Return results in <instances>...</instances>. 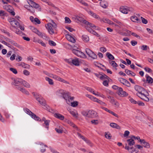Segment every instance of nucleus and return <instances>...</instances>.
Returning <instances> with one entry per match:
<instances>
[{
  "label": "nucleus",
  "instance_id": "4be33fe9",
  "mask_svg": "<svg viewBox=\"0 0 153 153\" xmlns=\"http://www.w3.org/2000/svg\"><path fill=\"white\" fill-rule=\"evenodd\" d=\"M54 116L55 117L58 118L61 120H63L64 119V116L59 113H55L54 114Z\"/></svg>",
  "mask_w": 153,
  "mask_h": 153
},
{
  "label": "nucleus",
  "instance_id": "5701e85b",
  "mask_svg": "<svg viewBox=\"0 0 153 153\" xmlns=\"http://www.w3.org/2000/svg\"><path fill=\"white\" fill-rule=\"evenodd\" d=\"M102 109H103L105 110L106 111L108 112L109 113L111 114L112 115L115 116V117H116L117 118H119V117L117 114H116V113H114V112L112 111L109 110H108V108H105L104 107H102Z\"/></svg>",
  "mask_w": 153,
  "mask_h": 153
},
{
  "label": "nucleus",
  "instance_id": "69168bd1",
  "mask_svg": "<svg viewBox=\"0 0 153 153\" xmlns=\"http://www.w3.org/2000/svg\"><path fill=\"white\" fill-rule=\"evenodd\" d=\"M68 123L70 125V126L73 127L74 128L76 127V126L74 124L73 122L70 121H68Z\"/></svg>",
  "mask_w": 153,
  "mask_h": 153
},
{
  "label": "nucleus",
  "instance_id": "9d476101",
  "mask_svg": "<svg viewBox=\"0 0 153 153\" xmlns=\"http://www.w3.org/2000/svg\"><path fill=\"white\" fill-rule=\"evenodd\" d=\"M56 94L58 96L62 97L64 99L66 98V96L69 94L68 93H65V91L62 89L57 90L56 92Z\"/></svg>",
  "mask_w": 153,
  "mask_h": 153
},
{
  "label": "nucleus",
  "instance_id": "37998d69",
  "mask_svg": "<svg viewBox=\"0 0 153 153\" xmlns=\"http://www.w3.org/2000/svg\"><path fill=\"white\" fill-rule=\"evenodd\" d=\"M106 56L109 59L114 60V56L109 52L107 53Z\"/></svg>",
  "mask_w": 153,
  "mask_h": 153
},
{
  "label": "nucleus",
  "instance_id": "20e7f679",
  "mask_svg": "<svg viewBox=\"0 0 153 153\" xmlns=\"http://www.w3.org/2000/svg\"><path fill=\"white\" fill-rule=\"evenodd\" d=\"M23 110L25 112L30 116L32 118L37 121H41V119L39 117L37 116L28 108H24Z\"/></svg>",
  "mask_w": 153,
  "mask_h": 153
},
{
  "label": "nucleus",
  "instance_id": "cd10ccee",
  "mask_svg": "<svg viewBox=\"0 0 153 153\" xmlns=\"http://www.w3.org/2000/svg\"><path fill=\"white\" fill-rule=\"evenodd\" d=\"M36 34L43 39H46L47 38V36L45 34L40 32L39 30Z\"/></svg>",
  "mask_w": 153,
  "mask_h": 153
},
{
  "label": "nucleus",
  "instance_id": "de8ad7c7",
  "mask_svg": "<svg viewBox=\"0 0 153 153\" xmlns=\"http://www.w3.org/2000/svg\"><path fill=\"white\" fill-rule=\"evenodd\" d=\"M71 105L73 107H75L78 105V102L77 101H74L71 102Z\"/></svg>",
  "mask_w": 153,
  "mask_h": 153
},
{
  "label": "nucleus",
  "instance_id": "a878e982",
  "mask_svg": "<svg viewBox=\"0 0 153 153\" xmlns=\"http://www.w3.org/2000/svg\"><path fill=\"white\" fill-rule=\"evenodd\" d=\"M127 141L128 143V145L130 146L134 145L135 143V142L132 136H131L130 139L127 140Z\"/></svg>",
  "mask_w": 153,
  "mask_h": 153
},
{
  "label": "nucleus",
  "instance_id": "0eeeda50",
  "mask_svg": "<svg viewBox=\"0 0 153 153\" xmlns=\"http://www.w3.org/2000/svg\"><path fill=\"white\" fill-rule=\"evenodd\" d=\"M13 84L16 86V88L17 89L18 87L21 86L22 85L23 79L20 78H13Z\"/></svg>",
  "mask_w": 153,
  "mask_h": 153
},
{
  "label": "nucleus",
  "instance_id": "5fc2aeb1",
  "mask_svg": "<svg viewBox=\"0 0 153 153\" xmlns=\"http://www.w3.org/2000/svg\"><path fill=\"white\" fill-rule=\"evenodd\" d=\"M105 137L108 139H111V134H108L106 133H105Z\"/></svg>",
  "mask_w": 153,
  "mask_h": 153
},
{
  "label": "nucleus",
  "instance_id": "7c9ffc66",
  "mask_svg": "<svg viewBox=\"0 0 153 153\" xmlns=\"http://www.w3.org/2000/svg\"><path fill=\"white\" fill-rule=\"evenodd\" d=\"M22 85L24 86L25 87L27 88H30V84L27 82L23 79Z\"/></svg>",
  "mask_w": 153,
  "mask_h": 153
},
{
  "label": "nucleus",
  "instance_id": "603ef678",
  "mask_svg": "<svg viewBox=\"0 0 153 153\" xmlns=\"http://www.w3.org/2000/svg\"><path fill=\"white\" fill-rule=\"evenodd\" d=\"M10 70L13 73L15 74H16L17 73V70L14 68H10Z\"/></svg>",
  "mask_w": 153,
  "mask_h": 153
},
{
  "label": "nucleus",
  "instance_id": "f257e3e1",
  "mask_svg": "<svg viewBox=\"0 0 153 153\" xmlns=\"http://www.w3.org/2000/svg\"><path fill=\"white\" fill-rule=\"evenodd\" d=\"M32 94L35 98L40 104L45 107L47 110L50 112H51L53 111L52 109L50 108L47 105L45 101L41 96L39 95L38 94L34 92H33Z\"/></svg>",
  "mask_w": 153,
  "mask_h": 153
},
{
  "label": "nucleus",
  "instance_id": "2f4dec72",
  "mask_svg": "<svg viewBox=\"0 0 153 153\" xmlns=\"http://www.w3.org/2000/svg\"><path fill=\"white\" fill-rule=\"evenodd\" d=\"M110 125L111 127H112V128H117V129H120V126L116 123H111Z\"/></svg>",
  "mask_w": 153,
  "mask_h": 153
},
{
  "label": "nucleus",
  "instance_id": "2eb2a0df",
  "mask_svg": "<svg viewBox=\"0 0 153 153\" xmlns=\"http://www.w3.org/2000/svg\"><path fill=\"white\" fill-rule=\"evenodd\" d=\"M88 114L89 117L94 118L98 116L97 113L93 110L88 111Z\"/></svg>",
  "mask_w": 153,
  "mask_h": 153
},
{
  "label": "nucleus",
  "instance_id": "1a4fd4ad",
  "mask_svg": "<svg viewBox=\"0 0 153 153\" xmlns=\"http://www.w3.org/2000/svg\"><path fill=\"white\" fill-rule=\"evenodd\" d=\"M85 52L89 56L93 59H97V55L90 49L86 48L85 49Z\"/></svg>",
  "mask_w": 153,
  "mask_h": 153
},
{
  "label": "nucleus",
  "instance_id": "a211bd4d",
  "mask_svg": "<svg viewBox=\"0 0 153 153\" xmlns=\"http://www.w3.org/2000/svg\"><path fill=\"white\" fill-rule=\"evenodd\" d=\"M66 37L67 40L73 43H75L76 42L75 39L71 35L67 34L66 35Z\"/></svg>",
  "mask_w": 153,
  "mask_h": 153
},
{
  "label": "nucleus",
  "instance_id": "774afa93",
  "mask_svg": "<svg viewBox=\"0 0 153 153\" xmlns=\"http://www.w3.org/2000/svg\"><path fill=\"white\" fill-rule=\"evenodd\" d=\"M100 51L102 52H105L106 51V49L105 47H101L100 48Z\"/></svg>",
  "mask_w": 153,
  "mask_h": 153
},
{
  "label": "nucleus",
  "instance_id": "8fccbe9b",
  "mask_svg": "<svg viewBox=\"0 0 153 153\" xmlns=\"http://www.w3.org/2000/svg\"><path fill=\"white\" fill-rule=\"evenodd\" d=\"M70 113L73 116L76 117H77L78 114L77 112L73 111H70Z\"/></svg>",
  "mask_w": 153,
  "mask_h": 153
},
{
  "label": "nucleus",
  "instance_id": "0e129e2a",
  "mask_svg": "<svg viewBox=\"0 0 153 153\" xmlns=\"http://www.w3.org/2000/svg\"><path fill=\"white\" fill-rule=\"evenodd\" d=\"M91 123L92 124L94 125H97L98 123L97 120H92L91 121Z\"/></svg>",
  "mask_w": 153,
  "mask_h": 153
},
{
  "label": "nucleus",
  "instance_id": "e2e57ef3",
  "mask_svg": "<svg viewBox=\"0 0 153 153\" xmlns=\"http://www.w3.org/2000/svg\"><path fill=\"white\" fill-rule=\"evenodd\" d=\"M4 115L6 117V118H8L10 116V114L8 113L7 112L5 111L4 113Z\"/></svg>",
  "mask_w": 153,
  "mask_h": 153
},
{
  "label": "nucleus",
  "instance_id": "338daca9",
  "mask_svg": "<svg viewBox=\"0 0 153 153\" xmlns=\"http://www.w3.org/2000/svg\"><path fill=\"white\" fill-rule=\"evenodd\" d=\"M36 23L38 24H40L41 23L40 21L37 18H35V20H34V23Z\"/></svg>",
  "mask_w": 153,
  "mask_h": 153
},
{
  "label": "nucleus",
  "instance_id": "412c9836",
  "mask_svg": "<svg viewBox=\"0 0 153 153\" xmlns=\"http://www.w3.org/2000/svg\"><path fill=\"white\" fill-rule=\"evenodd\" d=\"M109 101L111 103L112 105H114L116 107H118L119 106L120 104L118 102L115 100L114 98L110 100Z\"/></svg>",
  "mask_w": 153,
  "mask_h": 153
},
{
  "label": "nucleus",
  "instance_id": "f704fd0d",
  "mask_svg": "<svg viewBox=\"0 0 153 153\" xmlns=\"http://www.w3.org/2000/svg\"><path fill=\"white\" fill-rule=\"evenodd\" d=\"M99 78L102 80H104L105 79H108V77L105 74L102 75H100L99 76Z\"/></svg>",
  "mask_w": 153,
  "mask_h": 153
},
{
  "label": "nucleus",
  "instance_id": "aec40b11",
  "mask_svg": "<svg viewBox=\"0 0 153 153\" xmlns=\"http://www.w3.org/2000/svg\"><path fill=\"white\" fill-rule=\"evenodd\" d=\"M18 90H19L23 93L24 94H25L27 95H29V92L26 90L24 88L20 86L19 87H18L17 88Z\"/></svg>",
  "mask_w": 153,
  "mask_h": 153
},
{
  "label": "nucleus",
  "instance_id": "b1692460",
  "mask_svg": "<svg viewBox=\"0 0 153 153\" xmlns=\"http://www.w3.org/2000/svg\"><path fill=\"white\" fill-rule=\"evenodd\" d=\"M140 142L144 147L147 148H149L150 147L149 144L147 142H146L144 140H142L141 141H140Z\"/></svg>",
  "mask_w": 153,
  "mask_h": 153
},
{
  "label": "nucleus",
  "instance_id": "423d86ee",
  "mask_svg": "<svg viewBox=\"0 0 153 153\" xmlns=\"http://www.w3.org/2000/svg\"><path fill=\"white\" fill-rule=\"evenodd\" d=\"M28 3L31 6V7L29 9V11L32 13H34L35 12V10L34 8H37L39 7V5L33 1L32 0H30L29 1H28Z\"/></svg>",
  "mask_w": 153,
  "mask_h": 153
},
{
  "label": "nucleus",
  "instance_id": "09e8293b",
  "mask_svg": "<svg viewBox=\"0 0 153 153\" xmlns=\"http://www.w3.org/2000/svg\"><path fill=\"white\" fill-rule=\"evenodd\" d=\"M82 113L83 116L89 117L88 111H83Z\"/></svg>",
  "mask_w": 153,
  "mask_h": 153
},
{
  "label": "nucleus",
  "instance_id": "473e14b6",
  "mask_svg": "<svg viewBox=\"0 0 153 153\" xmlns=\"http://www.w3.org/2000/svg\"><path fill=\"white\" fill-rule=\"evenodd\" d=\"M50 122V120H47L44 122V124H45V128H47L48 130L49 128V126Z\"/></svg>",
  "mask_w": 153,
  "mask_h": 153
},
{
  "label": "nucleus",
  "instance_id": "13d9d810",
  "mask_svg": "<svg viewBox=\"0 0 153 153\" xmlns=\"http://www.w3.org/2000/svg\"><path fill=\"white\" fill-rule=\"evenodd\" d=\"M102 84L104 85L106 87H108V81L107 80H104Z\"/></svg>",
  "mask_w": 153,
  "mask_h": 153
},
{
  "label": "nucleus",
  "instance_id": "bf43d9fd",
  "mask_svg": "<svg viewBox=\"0 0 153 153\" xmlns=\"http://www.w3.org/2000/svg\"><path fill=\"white\" fill-rule=\"evenodd\" d=\"M141 18L142 20V22L143 23L146 24L147 23L148 21L146 19L143 18L142 17H141Z\"/></svg>",
  "mask_w": 153,
  "mask_h": 153
},
{
  "label": "nucleus",
  "instance_id": "393cba45",
  "mask_svg": "<svg viewBox=\"0 0 153 153\" xmlns=\"http://www.w3.org/2000/svg\"><path fill=\"white\" fill-rule=\"evenodd\" d=\"M100 6L104 8H106L108 6L107 2L106 1H103L100 3Z\"/></svg>",
  "mask_w": 153,
  "mask_h": 153
},
{
  "label": "nucleus",
  "instance_id": "4d7b16f0",
  "mask_svg": "<svg viewBox=\"0 0 153 153\" xmlns=\"http://www.w3.org/2000/svg\"><path fill=\"white\" fill-rule=\"evenodd\" d=\"M49 44L52 46H55L56 45V43L53 41L50 40L49 41Z\"/></svg>",
  "mask_w": 153,
  "mask_h": 153
},
{
  "label": "nucleus",
  "instance_id": "864d4df0",
  "mask_svg": "<svg viewBox=\"0 0 153 153\" xmlns=\"http://www.w3.org/2000/svg\"><path fill=\"white\" fill-rule=\"evenodd\" d=\"M91 33L93 34L94 35H95L97 37H100V35L95 31L93 30H91Z\"/></svg>",
  "mask_w": 153,
  "mask_h": 153
},
{
  "label": "nucleus",
  "instance_id": "e433bc0d",
  "mask_svg": "<svg viewBox=\"0 0 153 153\" xmlns=\"http://www.w3.org/2000/svg\"><path fill=\"white\" fill-rule=\"evenodd\" d=\"M100 21L101 22H104L108 24H109L110 22V20L109 19L106 18H104L103 19H101L100 18Z\"/></svg>",
  "mask_w": 153,
  "mask_h": 153
},
{
  "label": "nucleus",
  "instance_id": "9b49d317",
  "mask_svg": "<svg viewBox=\"0 0 153 153\" xmlns=\"http://www.w3.org/2000/svg\"><path fill=\"white\" fill-rule=\"evenodd\" d=\"M9 22L13 28H15L19 25V23L14 18L10 19H9Z\"/></svg>",
  "mask_w": 153,
  "mask_h": 153
},
{
  "label": "nucleus",
  "instance_id": "a19ab883",
  "mask_svg": "<svg viewBox=\"0 0 153 153\" xmlns=\"http://www.w3.org/2000/svg\"><path fill=\"white\" fill-rule=\"evenodd\" d=\"M141 49L143 51H146L148 49H149V46L147 45H143L141 46Z\"/></svg>",
  "mask_w": 153,
  "mask_h": 153
},
{
  "label": "nucleus",
  "instance_id": "c9c22d12",
  "mask_svg": "<svg viewBox=\"0 0 153 153\" xmlns=\"http://www.w3.org/2000/svg\"><path fill=\"white\" fill-rule=\"evenodd\" d=\"M4 8L9 12H10L12 10V7L10 5L5 6H4Z\"/></svg>",
  "mask_w": 153,
  "mask_h": 153
},
{
  "label": "nucleus",
  "instance_id": "58836bf2",
  "mask_svg": "<svg viewBox=\"0 0 153 153\" xmlns=\"http://www.w3.org/2000/svg\"><path fill=\"white\" fill-rule=\"evenodd\" d=\"M20 65L22 67L25 68L29 69L30 68V66L28 64H25L24 62H22Z\"/></svg>",
  "mask_w": 153,
  "mask_h": 153
},
{
  "label": "nucleus",
  "instance_id": "49530a36",
  "mask_svg": "<svg viewBox=\"0 0 153 153\" xmlns=\"http://www.w3.org/2000/svg\"><path fill=\"white\" fill-rule=\"evenodd\" d=\"M145 71L148 73H150L152 72V69L148 67H146L144 68Z\"/></svg>",
  "mask_w": 153,
  "mask_h": 153
},
{
  "label": "nucleus",
  "instance_id": "79ce46f5",
  "mask_svg": "<svg viewBox=\"0 0 153 153\" xmlns=\"http://www.w3.org/2000/svg\"><path fill=\"white\" fill-rule=\"evenodd\" d=\"M109 63L113 66V67L116 68L118 66L117 64L114 61H109Z\"/></svg>",
  "mask_w": 153,
  "mask_h": 153
},
{
  "label": "nucleus",
  "instance_id": "3c124183",
  "mask_svg": "<svg viewBox=\"0 0 153 153\" xmlns=\"http://www.w3.org/2000/svg\"><path fill=\"white\" fill-rule=\"evenodd\" d=\"M65 23L70 24L71 23V21L68 17H65Z\"/></svg>",
  "mask_w": 153,
  "mask_h": 153
},
{
  "label": "nucleus",
  "instance_id": "6e6d98bb",
  "mask_svg": "<svg viewBox=\"0 0 153 153\" xmlns=\"http://www.w3.org/2000/svg\"><path fill=\"white\" fill-rule=\"evenodd\" d=\"M113 20L114 22H116L117 24L120 26L122 24V23L120 22L117 20V19H113Z\"/></svg>",
  "mask_w": 153,
  "mask_h": 153
},
{
  "label": "nucleus",
  "instance_id": "6e6552de",
  "mask_svg": "<svg viewBox=\"0 0 153 153\" xmlns=\"http://www.w3.org/2000/svg\"><path fill=\"white\" fill-rule=\"evenodd\" d=\"M136 95L142 100H144L148 102L149 100V99L147 97V96L149 95L148 92L147 94V93H146V92H143L140 94L137 93Z\"/></svg>",
  "mask_w": 153,
  "mask_h": 153
},
{
  "label": "nucleus",
  "instance_id": "a18cd8bd",
  "mask_svg": "<svg viewBox=\"0 0 153 153\" xmlns=\"http://www.w3.org/2000/svg\"><path fill=\"white\" fill-rule=\"evenodd\" d=\"M118 80L122 84L124 85L125 84V82L126 81V79L123 78H120L118 79Z\"/></svg>",
  "mask_w": 153,
  "mask_h": 153
},
{
  "label": "nucleus",
  "instance_id": "72a5a7b5",
  "mask_svg": "<svg viewBox=\"0 0 153 153\" xmlns=\"http://www.w3.org/2000/svg\"><path fill=\"white\" fill-rule=\"evenodd\" d=\"M12 30L14 31L15 33L17 34L21 35L22 34V32L20 31L19 29L16 28V27L15 28H14V30L12 29Z\"/></svg>",
  "mask_w": 153,
  "mask_h": 153
},
{
  "label": "nucleus",
  "instance_id": "4c0bfd02",
  "mask_svg": "<svg viewBox=\"0 0 153 153\" xmlns=\"http://www.w3.org/2000/svg\"><path fill=\"white\" fill-rule=\"evenodd\" d=\"M82 39L85 42H88L89 41V38L87 35H83L82 36Z\"/></svg>",
  "mask_w": 153,
  "mask_h": 153
},
{
  "label": "nucleus",
  "instance_id": "ddd939ff",
  "mask_svg": "<svg viewBox=\"0 0 153 153\" xmlns=\"http://www.w3.org/2000/svg\"><path fill=\"white\" fill-rule=\"evenodd\" d=\"M120 10L121 12L124 14H127L130 11L129 8L126 6H121Z\"/></svg>",
  "mask_w": 153,
  "mask_h": 153
},
{
  "label": "nucleus",
  "instance_id": "f3484780",
  "mask_svg": "<svg viewBox=\"0 0 153 153\" xmlns=\"http://www.w3.org/2000/svg\"><path fill=\"white\" fill-rule=\"evenodd\" d=\"M88 12L89 14L94 18L99 20L100 19V17L98 15L94 13L91 10L88 11Z\"/></svg>",
  "mask_w": 153,
  "mask_h": 153
},
{
  "label": "nucleus",
  "instance_id": "052dcab7",
  "mask_svg": "<svg viewBox=\"0 0 153 153\" xmlns=\"http://www.w3.org/2000/svg\"><path fill=\"white\" fill-rule=\"evenodd\" d=\"M125 72L128 75H130L132 74V72L131 71L127 69L125 70Z\"/></svg>",
  "mask_w": 153,
  "mask_h": 153
},
{
  "label": "nucleus",
  "instance_id": "39448f33",
  "mask_svg": "<svg viewBox=\"0 0 153 153\" xmlns=\"http://www.w3.org/2000/svg\"><path fill=\"white\" fill-rule=\"evenodd\" d=\"M65 61L71 65H74L76 66L79 65V59L75 58L74 59L70 58L68 59H66Z\"/></svg>",
  "mask_w": 153,
  "mask_h": 153
},
{
  "label": "nucleus",
  "instance_id": "4468645a",
  "mask_svg": "<svg viewBox=\"0 0 153 153\" xmlns=\"http://www.w3.org/2000/svg\"><path fill=\"white\" fill-rule=\"evenodd\" d=\"M76 134L80 138L83 140H84L85 142V143H86L89 145L90 146H92L91 142L89 140L84 137V136L82 135L79 133L78 132H76Z\"/></svg>",
  "mask_w": 153,
  "mask_h": 153
},
{
  "label": "nucleus",
  "instance_id": "c03bdc74",
  "mask_svg": "<svg viewBox=\"0 0 153 153\" xmlns=\"http://www.w3.org/2000/svg\"><path fill=\"white\" fill-rule=\"evenodd\" d=\"M45 79L49 83L50 85H53V80L48 77H46Z\"/></svg>",
  "mask_w": 153,
  "mask_h": 153
},
{
  "label": "nucleus",
  "instance_id": "f8f14e48",
  "mask_svg": "<svg viewBox=\"0 0 153 153\" xmlns=\"http://www.w3.org/2000/svg\"><path fill=\"white\" fill-rule=\"evenodd\" d=\"M134 88L136 91L138 92L137 93L140 94L143 92H144L148 94V92L144 88L140 86L135 85L134 86Z\"/></svg>",
  "mask_w": 153,
  "mask_h": 153
},
{
  "label": "nucleus",
  "instance_id": "f03ea898",
  "mask_svg": "<svg viewBox=\"0 0 153 153\" xmlns=\"http://www.w3.org/2000/svg\"><path fill=\"white\" fill-rule=\"evenodd\" d=\"M51 22L45 25V27L49 33L53 34L54 33V30L56 29L57 27L56 24L54 22L53 20H51Z\"/></svg>",
  "mask_w": 153,
  "mask_h": 153
},
{
  "label": "nucleus",
  "instance_id": "dca6fc26",
  "mask_svg": "<svg viewBox=\"0 0 153 153\" xmlns=\"http://www.w3.org/2000/svg\"><path fill=\"white\" fill-rule=\"evenodd\" d=\"M118 94L119 96L122 97H126L128 95V93L125 91H124L121 88H120V89H119Z\"/></svg>",
  "mask_w": 153,
  "mask_h": 153
},
{
  "label": "nucleus",
  "instance_id": "c756f323",
  "mask_svg": "<svg viewBox=\"0 0 153 153\" xmlns=\"http://www.w3.org/2000/svg\"><path fill=\"white\" fill-rule=\"evenodd\" d=\"M131 20L134 22H140V20L138 18L135 16H133L131 17Z\"/></svg>",
  "mask_w": 153,
  "mask_h": 153
},
{
  "label": "nucleus",
  "instance_id": "7ed1b4c3",
  "mask_svg": "<svg viewBox=\"0 0 153 153\" xmlns=\"http://www.w3.org/2000/svg\"><path fill=\"white\" fill-rule=\"evenodd\" d=\"M79 48L76 46H74L71 49L72 53L77 56L82 58H86V55L81 51L78 50Z\"/></svg>",
  "mask_w": 153,
  "mask_h": 153
},
{
  "label": "nucleus",
  "instance_id": "680f3d73",
  "mask_svg": "<svg viewBox=\"0 0 153 153\" xmlns=\"http://www.w3.org/2000/svg\"><path fill=\"white\" fill-rule=\"evenodd\" d=\"M23 73V74L26 76H28L30 74V72L26 70H24Z\"/></svg>",
  "mask_w": 153,
  "mask_h": 153
},
{
  "label": "nucleus",
  "instance_id": "6ab92c4d",
  "mask_svg": "<svg viewBox=\"0 0 153 153\" xmlns=\"http://www.w3.org/2000/svg\"><path fill=\"white\" fill-rule=\"evenodd\" d=\"M76 19L78 21L83 22L84 24L87 25V24H88L89 22L86 20L80 17L79 16H77L76 17Z\"/></svg>",
  "mask_w": 153,
  "mask_h": 153
},
{
  "label": "nucleus",
  "instance_id": "bb28decb",
  "mask_svg": "<svg viewBox=\"0 0 153 153\" xmlns=\"http://www.w3.org/2000/svg\"><path fill=\"white\" fill-rule=\"evenodd\" d=\"M145 77L146 79L147 82L149 83L152 84L153 82V79L148 74H146L145 75Z\"/></svg>",
  "mask_w": 153,
  "mask_h": 153
},
{
  "label": "nucleus",
  "instance_id": "c85d7f7f",
  "mask_svg": "<svg viewBox=\"0 0 153 153\" xmlns=\"http://www.w3.org/2000/svg\"><path fill=\"white\" fill-rule=\"evenodd\" d=\"M87 25H88L89 26L92 27L93 29H95L96 30H99L100 29L99 27L97 26L94 24H91L89 22L88 24H87Z\"/></svg>",
  "mask_w": 153,
  "mask_h": 153
},
{
  "label": "nucleus",
  "instance_id": "ea45409f",
  "mask_svg": "<svg viewBox=\"0 0 153 153\" xmlns=\"http://www.w3.org/2000/svg\"><path fill=\"white\" fill-rule=\"evenodd\" d=\"M66 97L67 98H64V99H65V100L67 104H70L71 101L70 99H69V94H68L66 96Z\"/></svg>",
  "mask_w": 153,
  "mask_h": 153
}]
</instances>
